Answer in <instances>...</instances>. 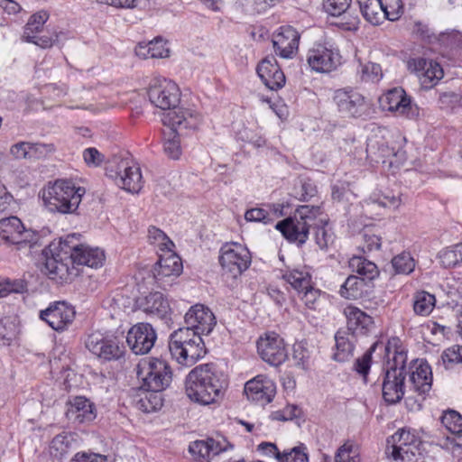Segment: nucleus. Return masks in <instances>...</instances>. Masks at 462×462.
<instances>
[{"mask_svg": "<svg viewBox=\"0 0 462 462\" xmlns=\"http://www.w3.org/2000/svg\"><path fill=\"white\" fill-rule=\"evenodd\" d=\"M55 151L52 143H30L29 160H40L45 158Z\"/></svg>", "mask_w": 462, "mask_h": 462, "instance_id": "obj_59", "label": "nucleus"}, {"mask_svg": "<svg viewBox=\"0 0 462 462\" xmlns=\"http://www.w3.org/2000/svg\"><path fill=\"white\" fill-rule=\"evenodd\" d=\"M137 305L144 313L160 319H168L171 311L168 300L159 291L151 292L140 299Z\"/></svg>", "mask_w": 462, "mask_h": 462, "instance_id": "obj_27", "label": "nucleus"}, {"mask_svg": "<svg viewBox=\"0 0 462 462\" xmlns=\"http://www.w3.org/2000/svg\"><path fill=\"white\" fill-rule=\"evenodd\" d=\"M379 102L383 110L393 112L397 116L414 118L419 115L417 106L411 103V98L402 88L388 90L380 97Z\"/></svg>", "mask_w": 462, "mask_h": 462, "instance_id": "obj_18", "label": "nucleus"}, {"mask_svg": "<svg viewBox=\"0 0 462 462\" xmlns=\"http://www.w3.org/2000/svg\"><path fill=\"white\" fill-rule=\"evenodd\" d=\"M321 226H318L315 232V240L319 247L322 250L328 249L334 243V234L330 229H328L325 225L326 221L319 220Z\"/></svg>", "mask_w": 462, "mask_h": 462, "instance_id": "obj_52", "label": "nucleus"}, {"mask_svg": "<svg viewBox=\"0 0 462 462\" xmlns=\"http://www.w3.org/2000/svg\"><path fill=\"white\" fill-rule=\"evenodd\" d=\"M44 263L42 272L49 279L59 283L68 282L78 274L69 252L63 249L53 251L43 250Z\"/></svg>", "mask_w": 462, "mask_h": 462, "instance_id": "obj_9", "label": "nucleus"}, {"mask_svg": "<svg viewBox=\"0 0 462 462\" xmlns=\"http://www.w3.org/2000/svg\"><path fill=\"white\" fill-rule=\"evenodd\" d=\"M435 303V296L427 291H421L414 294L413 310L418 315L428 316L432 311Z\"/></svg>", "mask_w": 462, "mask_h": 462, "instance_id": "obj_42", "label": "nucleus"}, {"mask_svg": "<svg viewBox=\"0 0 462 462\" xmlns=\"http://www.w3.org/2000/svg\"><path fill=\"white\" fill-rule=\"evenodd\" d=\"M392 265L396 273L409 274L414 270L415 262L409 253L403 252L393 258Z\"/></svg>", "mask_w": 462, "mask_h": 462, "instance_id": "obj_46", "label": "nucleus"}, {"mask_svg": "<svg viewBox=\"0 0 462 462\" xmlns=\"http://www.w3.org/2000/svg\"><path fill=\"white\" fill-rule=\"evenodd\" d=\"M180 89L171 80L153 77L149 84L148 97L152 104L162 110L175 108L180 102Z\"/></svg>", "mask_w": 462, "mask_h": 462, "instance_id": "obj_13", "label": "nucleus"}, {"mask_svg": "<svg viewBox=\"0 0 462 462\" xmlns=\"http://www.w3.org/2000/svg\"><path fill=\"white\" fill-rule=\"evenodd\" d=\"M106 176L119 188L131 193H138L143 188L141 169L130 158L114 160L106 168Z\"/></svg>", "mask_w": 462, "mask_h": 462, "instance_id": "obj_8", "label": "nucleus"}, {"mask_svg": "<svg viewBox=\"0 0 462 462\" xmlns=\"http://www.w3.org/2000/svg\"><path fill=\"white\" fill-rule=\"evenodd\" d=\"M381 247V238L374 234L365 230L363 234V245H361L364 253H370L379 250Z\"/></svg>", "mask_w": 462, "mask_h": 462, "instance_id": "obj_64", "label": "nucleus"}, {"mask_svg": "<svg viewBox=\"0 0 462 462\" xmlns=\"http://www.w3.org/2000/svg\"><path fill=\"white\" fill-rule=\"evenodd\" d=\"M376 344H374L360 358H357L355 362V370L364 376V378L366 377V375L369 373L370 367H371V362H372V355L373 352L375 350Z\"/></svg>", "mask_w": 462, "mask_h": 462, "instance_id": "obj_60", "label": "nucleus"}, {"mask_svg": "<svg viewBox=\"0 0 462 462\" xmlns=\"http://www.w3.org/2000/svg\"><path fill=\"white\" fill-rule=\"evenodd\" d=\"M201 115L191 109L179 108L167 113L162 122L169 126V132L164 133L163 144L165 153L171 159L177 160L181 154V147L178 130L196 129L201 122Z\"/></svg>", "mask_w": 462, "mask_h": 462, "instance_id": "obj_3", "label": "nucleus"}, {"mask_svg": "<svg viewBox=\"0 0 462 462\" xmlns=\"http://www.w3.org/2000/svg\"><path fill=\"white\" fill-rule=\"evenodd\" d=\"M416 442L413 433L400 430L387 439L385 453L395 461L411 462L417 449Z\"/></svg>", "mask_w": 462, "mask_h": 462, "instance_id": "obj_15", "label": "nucleus"}, {"mask_svg": "<svg viewBox=\"0 0 462 462\" xmlns=\"http://www.w3.org/2000/svg\"><path fill=\"white\" fill-rule=\"evenodd\" d=\"M332 99L341 117L358 118L367 114L368 103L365 97L352 88L335 90Z\"/></svg>", "mask_w": 462, "mask_h": 462, "instance_id": "obj_11", "label": "nucleus"}, {"mask_svg": "<svg viewBox=\"0 0 462 462\" xmlns=\"http://www.w3.org/2000/svg\"><path fill=\"white\" fill-rule=\"evenodd\" d=\"M300 35L291 25L279 27L272 35L276 55L282 59H292L298 51Z\"/></svg>", "mask_w": 462, "mask_h": 462, "instance_id": "obj_20", "label": "nucleus"}, {"mask_svg": "<svg viewBox=\"0 0 462 462\" xmlns=\"http://www.w3.org/2000/svg\"><path fill=\"white\" fill-rule=\"evenodd\" d=\"M277 460L279 462H309L308 448L300 443L288 451L278 453Z\"/></svg>", "mask_w": 462, "mask_h": 462, "instance_id": "obj_45", "label": "nucleus"}, {"mask_svg": "<svg viewBox=\"0 0 462 462\" xmlns=\"http://www.w3.org/2000/svg\"><path fill=\"white\" fill-rule=\"evenodd\" d=\"M67 416L69 420H74L79 423L92 420L95 418L93 404L87 398L77 396L70 402Z\"/></svg>", "mask_w": 462, "mask_h": 462, "instance_id": "obj_35", "label": "nucleus"}, {"mask_svg": "<svg viewBox=\"0 0 462 462\" xmlns=\"http://www.w3.org/2000/svg\"><path fill=\"white\" fill-rule=\"evenodd\" d=\"M322 214L319 206L304 205L297 208L293 217L276 224L275 227L290 241L304 244L308 239L310 227L317 226L316 218Z\"/></svg>", "mask_w": 462, "mask_h": 462, "instance_id": "obj_5", "label": "nucleus"}, {"mask_svg": "<svg viewBox=\"0 0 462 462\" xmlns=\"http://www.w3.org/2000/svg\"><path fill=\"white\" fill-rule=\"evenodd\" d=\"M218 262L222 276L226 280H236L249 268L252 256L245 245L239 243H226L220 248Z\"/></svg>", "mask_w": 462, "mask_h": 462, "instance_id": "obj_7", "label": "nucleus"}, {"mask_svg": "<svg viewBox=\"0 0 462 462\" xmlns=\"http://www.w3.org/2000/svg\"><path fill=\"white\" fill-rule=\"evenodd\" d=\"M226 385V375L215 365H199L186 378V393L191 401L208 405L217 401Z\"/></svg>", "mask_w": 462, "mask_h": 462, "instance_id": "obj_1", "label": "nucleus"}, {"mask_svg": "<svg viewBox=\"0 0 462 462\" xmlns=\"http://www.w3.org/2000/svg\"><path fill=\"white\" fill-rule=\"evenodd\" d=\"M344 151L358 164L368 160V144H365L358 140L353 139L345 141Z\"/></svg>", "mask_w": 462, "mask_h": 462, "instance_id": "obj_44", "label": "nucleus"}, {"mask_svg": "<svg viewBox=\"0 0 462 462\" xmlns=\"http://www.w3.org/2000/svg\"><path fill=\"white\" fill-rule=\"evenodd\" d=\"M364 18L374 25L384 20L381 0H356Z\"/></svg>", "mask_w": 462, "mask_h": 462, "instance_id": "obj_39", "label": "nucleus"}, {"mask_svg": "<svg viewBox=\"0 0 462 462\" xmlns=\"http://www.w3.org/2000/svg\"><path fill=\"white\" fill-rule=\"evenodd\" d=\"M228 444L225 439L216 440L212 438L199 439L191 442L189 446V451L194 457L210 458L219 453L226 451Z\"/></svg>", "mask_w": 462, "mask_h": 462, "instance_id": "obj_33", "label": "nucleus"}, {"mask_svg": "<svg viewBox=\"0 0 462 462\" xmlns=\"http://www.w3.org/2000/svg\"><path fill=\"white\" fill-rule=\"evenodd\" d=\"M69 449V440L68 437L57 435L53 438L50 446V454L57 459H62Z\"/></svg>", "mask_w": 462, "mask_h": 462, "instance_id": "obj_50", "label": "nucleus"}, {"mask_svg": "<svg viewBox=\"0 0 462 462\" xmlns=\"http://www.w3.org/2000/svg\"><path fill=\"white\" fill-rule=\"evenodd\" d=\"M335 462H360L358 448L351 442H346L337 451Z\"/></svg>", "mask_w": 462, "mask_h": 462, "instance_id": "obj_49", "label": "nucleus"}, {"mask_svg": "<svg viewBox=\"0 0 462 462\" xmlns=\"http://www.w3.org/2000/svg\"><path fill=\"white\" fill-rule=\"evenodd\" d=\"M138 377L142 379L141 389L160 393L171 383L172 373L168 363L159 358H150L138 364Z\"/></svg>", "mask_w": 462, "mask_h": 462, "instance_id": "obj_6", "label": "nucleus"}, {"mask_svg": "<svg viewBox=\"0 0 462 462\" xmlns=\"http://www.w3.org/2000/svg\"><path fill=\"white\" fill-rule=\"evenodd\" d=\"M182 271L180 258L172 252L167 251L166 255H160V258L154 267L153 276L157 282H161L163 278L177 277Z\"/></svg>", "mask_w": 462, "mask_h": 462, "instance_id": "obj_32", "label": "nucleus"}, {"mask_svg": "<svg viewBox=\"0 0 462 462\" xmlns=\"http://www.w3.org/2000/svg\"><path fill=\"white\" fill-rule=\"evenodd\" d=\"M368 283L365 278L350 275L341 285L339 293L342 297L349 300L362 298L364 293L367 291Z\"/></svg>", "mask_w": 462, "mask_h": 462, "instance_id": "obj_36", "label": "nucleus"}, {"mask_svg": "<svg viewBox=\"0 0 462 462\" xmlns=\"http://www.w3.org/2000/svg\"><path fill=\"white\" fill-rule=\"evenodd\" d=\"M69 253L73 264L86 265L95 269L103 266L106 260L105 252L102 249L86 245H76Z\"/></svg>", "mask_w": 462, "mask_h": 462, "instance_id": "obj_28", "label": "nucleus"}, {"mask_svg": "<svg viewBox=\"0 0 462 462\" xmlns=\"http://www.w3.org/2000/svg\"><path fill=\"white\" fill-rule=\"evenodd\" d=\"M441 358L447 368L462 363V346L455 345L447 348L442 353Z\"/></svg>", "mask_w": 462, "mask_h": 462, "instance_id": "obj_57", "label": "nucleus"}, {"mask_svg": "<svg viewBox=\"0 0 462 462\" xmlns=\"http://www.w3.org/2000/svg\"><path fill=\"white\" fill-rule=\"evenodd\" d=\"M344 315L346 319L347 329L356 336H366L373 333L375 325L373 317L353 305L344 309Z\"/></svg>", "mask_w": 462, "mask_h": 462, "instance_id": "obj_25", "label": "nucleus"}, {"mask_svg": "<svg viewBox=\"0 0 462 462\" xmlns=\"http://www.w3.org/2000/svg\"><path fill=\"white\" fill-rule=\"evenodd\" d=\"M398 338H393L385 346L389 365L387 370H394L401 375L406 376L407 355L402 347L398 346Z\"/></svg>", "mask_w": 462, "mask_h": 462, "instance_id": "obj_34", "label": "nucleus"}, {"mask_svg": "<svg viewBox=\"0 0 462 462\" xmlns=\"http://www.w3.org/2000/svg\"><path fill=\"white\" fill-rule=\"evenodd\" d=\"M441 423L453 435L462 432V416L456 411H448L441 417Z\"/></svg>", "mask_w": 462, "mask_h": 462, "instance_id": "obj_47", "label": "nucleus"}, {"mask_svg": "<svg viewBox=\"0 0 462 462\" xmlns=\"http://www.w3.org/2000/svg\"><path fill=\"white\" fill-rule=\"evenodd\" d=\"M353 336L346 331H337L335 335L336 352L333 355L334 360L337 362H346L352 356L354 351V342L352 341Z\"/></svg>", "mask_w": 462, "mask_h": 462, "instance_id": "obj_38", "label": "nucleus"}, {"mask_svg": "<svg viewBox=\"0 0 462 462\" xmlns=\"http://www.w3.org/2000/svg\"><path fill=\"white\" fill-rule=\"evenodd\" d=\"M408 68L416 73L420 84L425 88H430L443 78V69L438 62L424 58L411 59L408 61Z\"/></svg>", "mask_w": 462, "mask_h": 462, "instance_id": "obj_24", "label": "nucleus"}, {"mask_svg": "<svg viewBox=\"0 0 462 462\" xmlns=\"http://www.w3.org/2000/svg\"><path fill=\"white\" fill-rule=\"evenodd\" d=\"M85 346L93 355L104 361L119 360L125 353V346L119 337H105L98 331L88 336Z\"/></svg>", "mask_w": 462, "mask_h": 462, "instance_id": "obj_12", "label": "nucleus"}, {"mask_svg": "<svg viewBox=\"0 0 462 462\" xmlns=\"http://www.w3.org/2000/svg\"><path fill=\"white\" fill-rule=\"evenodd\" d=\"M257 74L263 84L271 90L282 88L286 78L274 57L263 59L257 66Z\"/></svg>", "mask_w": 462, "mask_h": 462, "instance_id": "obj_26", "label": "nucleus"}, {"mask_svg": "<svg viewBox=\"0 0 462 462\" xmlns=\"http://www.w3.org/2000/svg\"><path fill=\"white\" fill-rule=\"evenodd\" d=\"M185 328L197 333L202 337L208 335L217 324L216 317L209 308L203 304L190 307L184 317Z\"/></svg>", "mask_w": 462, "mask_h": 462, "instance_id": "obj_21", "label": "nucleus"}, {"mask_svg": "<svg viewBox=\"0 0 462 462\" xmlns=\"http://www.w3.org/2000/svg\"><path fill=\"white\" fill-rule=\"evenodd\" d=\"M392 155H394L393 150L386 144L378 143L376 144L368 143V160L372 163L389 162L392 165L393 162L389 160Z\"/></svg>", "mask_w": 462, "mask_h": 462, "instance_id": "obj_43", "label": "nucleus"}, {"mask_svg": "<svg viewBox=\"0 0 462 462\" xmlns=\"http://www.w3.org/2000/svg\"><path fill=\"white\" fill-rule=\"evenodd\" d=\"M108 5L116 8H144L150 4V0H100Z\"/></svg>", "mask_w": 462, "mask_h": 462, "instance_id": "obj_62", "label": "nucleus"}, {"mask_svg": "<svg viewBox=\"0 0 462 462\" xmlns=\"http://www.w3.org/2000/svg\"><path fill=\"white\" fill-rule=\"evenodd\" d=\"M82 157L88 167H98L105 160V156L95 147L85 149Z\"/></svg>", "mask_w": 462, "mask_h": 462, "instance_id": "obj_63", "label": "nucleus"}, {"mask_svg": "<svg viewBox=\"0 0 462 462\" xmlns=\"http://www.w3.org/2000/svg\"><path fill=\"white\" fill-rule=\"evenodd\" d=\"M169 350L178 364L187 367L192 366L207 353L202 337L186 328H180L171 334Z\"/></svg>", "mask_w": 462, "mask_h": 462, "instance_id": "obj_2", "label": "nucleus"}, {"mask_svg": "<svg viewBox=\"0 0 462 462\" xmlns=\"http://www.w3.org/2000/svg\"><path fill=\"white\" fill-rule=\"evenodd\" d=\"M144 397L141 398L139 404L144 412H152L160 409L162 405V400L158 393L148 392Z\"/></svg>", "mask_w": 462, "mask_h": 462, "instance_id": "obj_56", "label": "nucleus"}, {"mask_svg": "<svg viewBox=\"0 0 462 462\" xmlns=\"http://www.w3.org/2000/svg\"><path fill=\"white\" fill-rule=\"evenodd\" d=\"M148 238L151 244L157 245L162 251H171L174 247L173 242L166 234L155 226L148 229Z\"/></svg>", "mask_w": 462, "mask_h": 462, "instance_id": "obj_48", "label": "nucleus"}, {"mask_svg": "<svg viewBox=\"0 0 462 462\" xmlns=\"http://www.w3.org/2000/svg\"><path fill=\"white\" fill-rule=\"evenodd\" d=\"M84 193L83 188H76L70 181L59 180L43 189L42 199L50 211L71 214L79 208Z\"/></svg>", "mask_w": 462, "mask_h": 462, "instance_id": "obj_4", "label": "nucleus"}, {"mask_svg": "<svg viewBox=\"0 0 462 462\" xmlns=\"http://www.w3.org/2000/svg\"><path fill=\"white\" fill-rule=\"evenodd\" d=\"M157 339L152 326L146 322L134 325L127 332L126 343L135 355H144L151 351Z\"/></svg>", "mask_w": 462, "mask_h": 462, "instance_id": "obj_19", "label": "nucleus"}, {"mask_svg": "<svg viewBox=\"0 0 462 462\" xmlns=\"http://www.w3.org/2000/svg\"><path fill=\"white\" fill-rule=\"evenodd\" d=\"M405 375L394 370H386L382 385L383 397L390 404L399 402L404 395Z\"/></svg>", "mask_w": 462, "mask_h": 462, "instance_id": "obj_30", "label": "nucleus"}, {"mask_svg": "<svg viewBox=\"0 0 462 462\" xmlns=\"http://www.w3.org/2000/svg\"><path fill=\"white\" fill-rule=\"evenodd\" d=\"M257 352L264 362L273 366L282 365L288 357L283 338L275 332H267L259 337Z\"/></svg>", "mask_w": 462, "mask_h": 462, "instance_id": "obj_16", "label": "nucleus"}, {"mask_svg": "<svg viewBox=\"0 0 462 462\" xmlns=\"http://www.w3.org/2000/svg\"><path fill=\"white\" fill-rule=\"evenodd\" d=\"M48 19L49 14L46 11H40L32 14L24 26L22 40L42 49L51 48L59 42L60 36L63 35V32L44 33L43 26Z\"/></svg>", "mask_w": 462, "mask_h": 462, "instance_id": "obj_14", "label": "nucleus"}, {"mask_svg": "<svg viewBox=\"0 0 462 462\" xmlns=\"http://www.w3.org/2000/svg\"><path fill=\"white\" fill-rule=\"evenodd\" d=\"M300 410L297 405L291 404L287 405L282 410L273 411L271 414V418L274 420H291L300 416Z\"/></svg>", "mask_w": 462, "mask_h": 462, "instance_id": "obj_61", "label": "nucleus"}, {"mask_svg": "<svg viewBox=\"0 0 462 462\" xmlns=\"http://www.w3.org/2000/svg\"><path fill=\"white\" fill-rule=\"evenodd\" d=\"M458 245L451 249H445L439 254L440 263L445 268H451L462 263L461 255L459 254Z\"/></svg>", "mask_w": 462, "mask_h": 462, "instance_id": "obj_55", "label": "nucleus"}, {"mask_svg": "<svg viewBox=\"0 0 462 462\" xmlns=\"http://www.w3.org/2000/svg\"><path fill=\"white\" fill-rule=\"evenodd\" d=\"M352 0H323L324 11L331 16H342L346 21L342 23L345 30L354 31L358 28L359 17L349 14Z\"/></svg>", "mask_w": 462, "mask_h": 462, "instance_id": "obj_31", "label": "nucleus"}, {"mask_svg": "<svg viewBox=\"0 0 462 462\" xmlns=\"http://www.w3.org/2000/svg\"><path fill=\"white\" fill-rule=\"evenodd\" d=\"M432 372L430 365L424 360H416L411 366L410 382L412 389L420 395L428 394L432 387Z\"/></svg>", "mask_w": 462, "mask_h": 462, "instance_id": "obj_29", "label": "nucleus"}, {"mask_svg": "<svg viewBox=\"0 0 462 462\" xmlns=\"http://www.w3.org/2000/svg\"><path fill=\"white\" fill-rule=\"evenodd\" d=\"M307 62L310 69L319 73H330L337 70L344 62L339 49L329 43L317 44L307 53Z\"/></svg>", "mask_w": 462, "mask_h": 462, "instance_id": "obj_10", "label": "nucleus"}, {"mask_svg": "<svg viewBox=\"0 0 462 462\" xmlns=\"http://www.w3.org/2000/svg\"><path fill=\"white\" fill-rule=\"evenodd\" d=\"M0 236L5 242L19 246H32L38 239L33 230L26 229L22 221L14 216L0 220Z\"/></svg>", "mask_w": 462, "mask_h": 462, "instance_id": "obj_17", "label": "nucleus"}, {"mask_svg": "<svg viewBox=\"0 0 462 462\" xmlns=\"http://www.w3.org/2000/svg\"><path fill=\"white\" fill-rule=\"evenodd\" d=\"M244 392L249 401L265 405L273 401L276 386L267 376L257 375L246 382Z\"/></svg>", "mask_w": 462, "mask_h": 462, "instance_id": "obj_23", "label": "nucleus"}, {"mask_svg": "<svg viewBox=\"0 0 462 462\" xmlns=\"http://www.w3.org/2000/svg\"><path fill=\"white\" fill-rule=\"evenodd\" d=\"M40 318L52 329L63 331L70 325L75 318L74 308L64 301H57L51 304L46 310H42Z\"/></svg>", "mask_w": 462, "mask_h": 462, "instance_id": "obj_22", "label": "nucleus"}, {"mask_svg": "<svg viewBox=\"0 0 462 462\" xmlns=\"http://www.w3.org/2000/svg\"><path fill=\"white\" fill-rule=\"evenodd\" d=\"M381 3L384 19L396 21L403 14L402 0H381Z\"/></svg>", "mask_w": 462, "mask_h": 462, "instance_id": "obj_51", "label": "nucleus"}, {"mask_svg": "<svg viewBox=\"0 0 462 462\" xmlns=\"http://www.w3.org/2000/svg\"><path fill=\"white\" fill-rule=\"evenodd\" d=\"M282 279L290 283L299 292L309 288L311 283V276L309 272L299 269L285 271L282 273Z\"/></svg>", "mask_w": 462, "mask_h": 462, "instance_id": "obj_41", "label": "nucleus"}, {"mask_svg": "<svg viewBox=\"0 0 462 462\" xmlns=\"http://www.w3.org/2000/svg\"><path fill=\"white\" fill-rule=\"evenodd\" d=\"M137 56L143 59H162L169 56V49L162 39L140 42L135 48Z\"/></svg>", "mask_w": 462, "mask_h": 462, "instance_id": "obj_37", "label": "nucleus"}, {"mask_svg": "<svg viewBox=\"0 0 462 462\" xmlns=\"http://www.w3.org/2000/svg\"><path fill=\"white\" fill-rule=\"evenodd\" d=\"M372 204H378L383 208H398L401 205V198L394 194H374L369 198Z\"/></svg>", "mask_w": 462, "mask_h": 462, "instance_id": "obj_54", "label": "nucleus"}, {"mask_svg": "<svg viewBox=\"0 0 462 462\" xmlns=\"http://www.w3.org/2000/svg\"><path fill=\"white\" fill-rule=\"evenodd\" d=\"M349 267L368 282L379 274L375 263L361 256H353L349 260Z\"/></svg>", "mask_w": 462, "mask_h": 462, "instance_id": "obj_40", "label": "nucleus"}, {"mask_svg": "<svg viewBox=\"0 0 462 462\" xmlns=\"http://www.w3.org/2000/svg\"><path fill=\"white\" fill-rule=\"evenodd\" d=\"M245 219L248 222H262L265 225L273 221L272 215L263 208H253L245 213Z\"/></svg>", "mask_w": 462, "mask_h": 462, "instance_id": "obj_58", "label": "nucleus"}, {"mask_svg": "<svg viewBox=\"0 0 462 462\" xmlns=\"http://www.w3.org/2000/svg\"><path fill=\"white\" fill-rule=\"evenodd\" d=\"M360 77L363 81L378 82L383 77L382 69L379 64L367 62L360 64Z\"/></svg>", "mask_w": 462, "mask_h": 462, "instance_id": "obj_53", "label": "nucleus"}]
</instances>
